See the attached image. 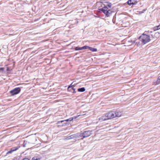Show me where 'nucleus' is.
I'll list each match as a JSON object with an SVG mask.
<instances>
[{"mask_svg": "<svg viewBox=\"0 0 160 160\" xmlns=\"http://www.w3.org/2000/svg\"><path fill=\"white\" fill-rule=\"evenodd\" d=\"M140 41L142 44H145L149 42L151 40L149 35H147L144 33L142 34L139 38Z\"/></svg>", "mask_w": 160, "mask_h": 160, "instance_id": "2", "label": "nucleus"}, {"mask_svg": "<svg viewBox=\"0 0 160 160\" xmlns=\"http://www.w3.org/2000/svg\"><path fill=\"white\" fill-rule=\"evenodd\" d=\"M83 48H82V47H77L75 48V50H82Z\"/></svg>", "mask_w": 160, "mask_h": 160, "instance_id": "18", "label": "nucleus"}, {"mask_svg": "<svg viewBox=\"0 0 160 160\" xmlns=\"http://www.w3.org/2000/svg\"><path fill=\"white\" fill-rule=\"evenodd\" d=\"M160 29V26H158L156 27H154L153 28V30L154 31H155L156 30H158Z\"/></svg>", "mask_w": 160, "mask_h": 160, "instance_id": "17", "label": "nucleus"}, {"mask_svg": "<svg viewBox=\"0 0 160 160\" xmlns=\"http://www.w3.org/2000/svg\"><path fill=\"white\" fill-rule=\"evenodd\" d=\"M106 115H107V117L109 119L117 117H121L122 116V113L120 112H115L112 111L106 114Z\"/></svg>", "mask_w": 160, "mask_h": 160, "instance_id": "3", "label": "nucleus"}, {"mask_svg": "<svg viewBox=\"0 0 160 160\" xmlns=\"http://www.w3.org/2000/svg\"><path fill=\"white\" fill-rule=\"evenodd\" d=\"M32 160H40V158L39 156H35L32 158Z\"/></svg>", "mask_w": 160, "mask_h": 160, "instance_id": "14", "label": "nucleus"}, {"mask_svg": "<svg viewBox=\"0 0 160 160\" xmlns=\"http://www.w3.org/2000/svg\"><path fill=\"white\" fill-rule=\"evenodd\" d=\"M4 70V68H0V71H3Z\"/></svg>", "mask_w": 160, "mask_h": 160, "instance_id": "22", "label": "nucleus"}, {"mask_svg": "<svg viewBox=\"0 0 160 160\" xmlns=\"http://www.w3.org/2000/svg\"><path fill=\"white\" fill-rule=\"evenodd\" d=\"M22 160H29V159L26 158H24Z\"/></svg>", "mask_w": 160, "mask_h": 160, "instance_id": "23", "label": "nucleus"}, {"mask_svg": "<svg viewBox=\"0 0 160 160\" xmlns=\"http://www.w3.org/2000/svg\"><path fill=\"white\" fill-rule=\"evenodd\" d=\"M72 89L73 90V93L75 92V89L74 88H72Z\"/></svg>", "mask_w": 160, "mask_h": 160, "instance_id": "21", "label": "nucleus"}, {"mask_svg": "<svg viewBox=\"0 0 160 160\" xmlns=\"http://www.w3.org/2000/svg\"><path fill=\"white\" fill-rule=\"evenodd\" d=\"M89 48H90V47L88 46H85L82 47V48H83V49H87L88 48L89 49Z\"/></svg>", "mask_w": 160, "mask_h": 160, "instance_id": "19", "label": "nucleus"}, {"mask_svg": "<svg viewBox=\"0 0 160 160\" xmlns=\"http://www.w3.org/2000/svg\"><path fill=\"white\" fill-rule=\"evenodd\" d=\"M91 132V131H88L81 133L82 137L81 139H82L83 138L89 136L92 134Z\"/></svg>", "mask_w": 160, "mask_h": 160, "instance_id": "5", "label": "nucleus"}, {"mask_svg": "<svg viewBox=\"0 0 160 160\" xmlns=\"http://www.w3.org/2000/svg\"><path fill=\"white\" fill-rule=\"evenodd\" d=\"M89 49L90 51L93 52H96L97 51V50L96 48H93L90 47V48H89Z\"/></svg>", "mask_w": 160, "mask_h": 160, "instance_id": "15", "label": "nucleus"}, {"mask_svg": "<svg viewBox=\"0 0 160 160\" xmlns=\"http://www.w3.org/2000/svg\"><path fill=\"white\" fill-rule=\"evenodd\" d=\"M18 149V148L16 147H14L11 148L9 151L7 152V154H8L9 153H11L12 152L15 151Z\"/></svg>", "mask_w": 160, "mask_h": 160, "instance_id": "8", "label": "nucleus"}, {"mask_svg": "<svg viewBox=\"0 0 160 160\" xmlns=\"http://www.w3.org/2000/svg\"><path fill=\"white\" fill-rule=\"evenodd\" d=\"M99 3L102 7L100 8V7H99V12H103L107 17L110 16L112 12L110 9L112 6L111 3L108 2H105L104 4L100 2Z\"/></svg>", "mask_w": 160, "mask_h": 160, "instance_id": "1", "label": "nucleus"}, {"mask_svg": "<svg viewBox=\"0 0 160 160\" xmlns=\"http://www.w3.org/2000/svg\"><path fill=\"white\" fill-rule=\"evenodd\" d=\"M82 138L81 134L80 133H77L76 134L72 135L67 137L66 139L67 140H69L72 138H75L78 140Z\"/></svg>", "mask_w": 160, "mask_h": 160, "instance_id": "4", "label": "nucleus"}, {"mask_svg": "<svg viewBox=\"0 0 160 160\" xmlns=\"http://www.w3.org/2000/svg\"><path fill=\"white\" fill-rule=\"evenodd\" d=\"M21 91V89L19 88H16L10 91L12 95H14L18 93Z\"/></svg>", "mask_w": 160, "mask_h": 160, "instance_id": "6", "label": "nucleus"}, {"mask_svg": "<svg viewBox=\"0 0 160 160\" xmlns=\"http://www.w3.org/2000/svg\"><path fill=\"white\" fill-rule=\"evenodd\" d=\"M160 33L158 32H156L154 36H153L152 35L153 38H158L160 36Z\"/></svg>", "mask_w": 160, "mask_h": 160, "instance_id": "10", "label": "nucleus"}, {"mask_svg": "<svg viewBox=\"0 0 160 160\" xmlns=\"http://www.w3.org/2000/svg\"><path fill=\"white\" fill-rule=\"evenodd\" d=\"M99 119L100 120H101V121H105L108 119V117H107V115H106V114L105 115L103 116L102 117H100Z\"/></svg>", "mask_w": 160, "mask_h": 160, "instance_id": "9", "label": "nucleus"}, {"mask_svg": "<svg viewBox=\"0 0 160 160\" xmlns=\"http://www.w3.org/2000/svg\"><path fill=\"white\" fill-rule=\"evenodd\" d=\"M75 81L73 82L70 85V86H69V87L68 88V91H70V89L71 88V87H72V86H74L75 84Z\"/></svg>", "mask_w": 160, "mask_h": 160, "instance_id": "12", "label": "nucleus"}, {"mask_svg": "<svg viewBox=\"0 0 160 160\" xmlns=\"http://www.w3.org/2000/svg\"><path fill=\"white\" fill-rule=\"evenodd\" d=\"M158 26H160V24Z\"/></svg>", "mask_w": 160, "mask_h": 160, "instance_id": "25", "label": "nucleus"}, {"mask_svg": "<svg viewBox=\"0 0 160 160\" xmlns=\"http://www.w3.org/2000/svg\"><path fill=\"white\" fill-rule=\"evenodd\" d=\"M150 33H152V31H150Z\"/></svg>", "mask_w": 160, "mask_h": 160, "instance_id": "24", "label": "nucleus"}, {"mask_svg": "<svg viewBox=\"0 0 160 160\" xmlns=\"http://www.w3.org/2000/svg\"><path fill=\"white\" fill-rule=\"evenodd\" d=\"M78 91L79 92H83L85 90V89L84 88H82L78 89Z\"/></svg>", "mask_w": 160, "mask_h": 160, "instance_id": "13", "label": "nucleus"}, {"mask_svg": "<svg viewBox=\"0 0 160 160\" xmlns=\"http://www.w3.org/2000/svg\"><path fill=\"white\" fill-rule=\"evenodd\" d=\"M73 119V118H69L68 119H67L66 120H65L61 121L60 122H64V121H67V122L68 121H72Z\"/></svg>", "mask_w": 160, "mask_h": 160, "instance_id": "16", "label": "nucleus"}, {"mask_svg": "<svg viewBox=\"0 0 160 160\" xmlns=\"http://www.w3.org/2000/svg\"><path fill=\"white\" fill-rule=\"evenodd\" d=\"M160 83V76L158 77V79L157 80V81L155 82H153V84L155 85L158 84Z\"/></svg>", "mask_w": 160, "mask_h": 160, "instance_id": "11", "label": "nucleus"}, {"mask_svg": "<svg viewBox=\"0 0 160 160\" xmlns=\"http://www.w3.org/2000/svg\"><path fill=\"white\" fill-rule=\"evenodd\" d=\"M26 143H32L33 142L32 141H31L30 142L26 141Z\"/></svg>", "mask_w": 160, "mask_h": 160, "instance_id": "20", "label": "nucleus"}, {"mask_svg": "<svg viewBox=\"0 0 160 160\" xmlns=\"http://www.w3.org/2000/svg\"><path fill=\"white\" fill-rule=\"evenodd\" d=\"M137 2V0H129L127 2V3L129 5L135 4Z\"/></svg>", "mask_w": 160, "mask_h": 160, "instance_id": "7", "label": "nucleus"}]
</instances>
